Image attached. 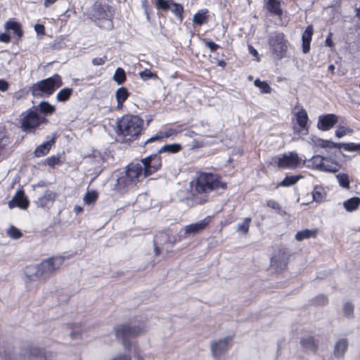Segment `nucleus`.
I'll use <instances>...</instances> for the list:
<instances>
[{
	"label": "nucleus",
	"instance_id": "nucleus-32",
	"mask_svg": "<svg viewBox=\"0 0 360 360\" xmlns=\"http://www.w3.org/2000/svg\"><path fill=\"white\" fill-rule=\"evenodd\" d=\"M296 120L299 126L302 129H305L307 121H308V115L306 110L304 108H301L296 114Z\"/></svg>",
	"mask_w": 360,
	"mask_h": 360
},
{
	"label": "nucleus",
	"instance_id": "nucleus-63",
	"mask_svg": "<svg viewBox=\"0 0 360 360\" xmlns=\"http://www.w3.org/2000/svg\"><path fill=\"white\" fill-rule=\"evenodd\" d=\"M82 210H83V208H82L81 206H79V205H76V206H75V207H74V211H75V212L77 214H78L79 213H80L81 212H82Z\"/></svg>",
	"mask_w": 360,
	"mask_h": 360
},
{
	"label": "nucleus",
	"instance_id": "nucleus-37",
	"mask_svg": "<svg viewBox=\"0 0 360 360\" xmlns=\"http://www.w3.org/2000/svg\"><path fill=\"white\" fill-rule=\"evenodd\" d=\"M113 79L117 84H122L126 80L125 71L122 68H117L114 74Z\"/></svg>",
	"mask_w": 360,
	"mask_h": 360
},
{
	"label": "nucleus",
	"instance_id": "nucleus-53",
	"mask_svg": "<svg viewBox=\"0 0 360 360\" xmlns=\"http://www.w3.org/2000/svg\"><path fill=\"white\" fill-rule=\"evenodd\" d=\"M266 205L270 207V208H272L274 210H276L278 212H281L282 209H281V206L280 205V204L274 200H269L266 202Z\"/></svg>",
	"mask_w": 360,
	"mask_h": 360
},
{
	"label": "nucleus",
	"instance_id": "nucleus-58",
	"mask_svg": "<svg viewBox=\"0 0 360 360\" xmlns=\"http://www.w3.org/2000/svg\"><path fill=\"white\" fill-rule=\"evenodd\" d=\"M8 89V83L4 79H0V91H5Z\"/></svg>",
	"mask_w": 360,
	"mask_h": 360
},
{
	"label": "nucleus",
	"instance_id": "nucleus-61",
	"mask_svg": "<svg viewBox=\"0 0 360 360\" xmlns=\"http://www.w3.org/2000/svg\"><path fill=\"white\" fill-rule=\"evenodd\" d=\"M9 40H10V37L7 34H1L0 35V41H4V42H8Z\"/></svg>",
	"mask_w": 360,
	"mask_h": 360
},
{
	"label": "nucleus",
	"instance_id": "nucleus-39",
	"mask_svg": "<svg viewBox=\"0 0 360 360\" xmlns=\"http://www.w3.org/2000/svg\"><path fill=\"white\" fill-rule=\"evenodd\" d=\"M6 28L7 30H11L13 31V33L15 34L18 37H20L22 34V31L21 30L20 25L19 23L14 21H8L6 24Z\"/></svg>",
	"mask_w": 360,
	"mask_h": 360
},
{
	"label": "nucleus",
	"instance_id": "nucleus-45",
	"mask_svg": "<svg viewBox=\"0 0 360 360\" xmlns=\"http://www.w3.org/2000/svg\"><path fill=\"white\" fill-rule=\"evenodd\" d=\"M7 235L13 239H18L22 237L21 231L13 226H10L7 230Z\"/></svg>",
	"mask_w": 360,
	"mask_h": 360
},
{
	"label": "nucleus",
	"instance_id": "nucleus-17",
	"mask_svg": "<svg viewBox=\"0 0 360 360\" xmlns=\"http://www.w3.org/2000/svg\"><path fill=\"white\" fill-rule=\"evenodd\" d=\"M8 207L13 209L15 207H18L22 210H26L29 206V200L25 195L22 190H19L16 192L13 198L8 203Z\"/></svg>",
	"mask_w": 360,
	"mask_h": 360
},
{
	"label": "nucleus",
	"instance_id": "nucleus-21",
	"mask_svg": "<svg viewBox=\"0 0 360 360\" xmlns=\"http://www.w3.org/2000/svg\"><path fill=\"white\" fill-rule=\"evenodd\" d=\"M25 276L32 281L39 278H44L42 274H41L39 264L38 265L28 266L25 269Z\"/></svg>",
	"mask_w": 360,
	"mask_h": 360
},
{
	"label": "nucleus",
	"instance_id": "nucleus-29",
	"mask_svg": "<svg viewBox=\"0 0 360 360\" xmlns=\"http://www.w3.org/2000/svg\"><path fill=\"white\" fill-rule=\"evenodd\" d=\"M348 344L345 338L339 340L335 346L334 354L336 357H340L344 355L347 349Z\"/></svg>",
	"mask_w": 360,
	"mask_h": 360
},
{
	"label": "nucleus",
	"instance_id": "nucleus-40",
	"mask_svg": "<svg viewBox=\"0 0 360 360\" xmlns=\"http://www.w3.org/2000/svg\"><path fill=\"white\" fill-rule=\"evenodd\" d=\"M169 10L179 18L181 22L183 20L184 7L182 5L173 1V4H172L171 8Z\"/></svg>",
	"mask_w": 360,
	"mask_h": 360
},
{
	"label": "nucleus",
	"instance_id": "nucleus-35",
	"mask_svg": "<svg viewBox=\"0 0 360 360\" xmlns=\"http://www.w3.org/2000/svg\"><path fill=\"white\" fill-rule=\"evenodd\" d=\"M38 108L39 111L46 115L52 114L56 110L55 107L47 101L40 102Z\"/></svg>",
	"mask_w": 360,
	"mask_h": 360
},
{
	"label": "nucleus",
	"instance_id": "nucleus-56",
	"mask_svg": "<svg viewBox=\"0 0 360 360\" xmlns=\"http://www.w3.org/2000/svg\"><path fill=\"white\" fill-rule=\"evenodd\" d=\"M204 41L206 46L209 48L212 52H214L219 47L218 44L212 41H207L205 39Z\"/></svg>",
	"mask_w": 360,
	"mask_h": 360
},
{
	"label": "nucleus",
	"instance_id": "nucleus-64",
	"mask_svg": "<svg viewBox=\"0 0 360 360\" xmlns=\"http://www.w3.org/2000/svg\"><path fill=\"white\" fill-rule=\"evenodd\" d=\"M196 134H196L195 131H187L186 133H185V134H184V135H185L186 136H188V137H191V138H192V137H193L194 136H195Z\"/></svg>",
	"mask_w": 360,
	"mask_h": 360
},
{
	"label": "nucleus",
	"instance_id": "nucleus-2",
	"mask_svg": "<svg viewBox=\"0 0 360 360\" xmlns=\"http://www.w3.org/2000/svg\"><path fill=\"white\" fill-rule=\"evenodd\" d=\"M147 324L142 318H136L128 323L117 325L115 328V335L122 341L124 347L129 350L131 347L130 338H136L147 331Z\"/></svg>",
	"mask_w": 360,
	"mask_h": 360
},
{
	"label": "nucleus",
	"instance_id": "nucleus-43",
	"mask_svg": "<svg viewBox=\"0 0 360 360\" xmlns=\"http://www.w3.org/2000/svg\"><path fill=\"white\" fill-rule=\"evenodd\" d=\"M251 221L252 219L250 217L245 218L242 223L238 224L237 231L247 234L248 233Z\"/></svg>",
	"mask_w": 360,
	"mask_h": 360
},
{
	"label": "nucleus",
	"instance_id": "nucleus-44",
	"mask_svg": "<svg viewBox=\"0 0 360 360\" xmlns=\"http://www.w3.org/2000/svg\"><path fill=\"white\" fill-rule=\"evenodd\" d=\"M97 198H98V193L96 191H88L84 197V201L86 204L90 205V204L96 202Z\"/></svg>",
	"mask_w": 360,
	"mask_h": 360
},
{
	"label": "nucleus",
	"instance_id": "nucleus-34",
	"mask_svg": "<svg viewBox=\"0 0 360 360\" xmlns=\"http://www.w3.org/2000/svg\"><path fill=\"white\" fill-rule=\"evenodd\" d=\"M181 145L178 143L166 144L158 149V153L159 154L162 153H176L181 150Z\"/></svg>",
	"mask_w": 360,
	"mask_h": 360
},
{
	"label": "nucleus",
	"instance_id": "nucleus-38",
	"mask_svg": "<svg viewBox=\"0 0 360 360\" xmlns=\"http://www.w3.org/2000/svg\"><path fill=\"white\" fill-rule=\"evenodd\" d=\"M72 92V89L65 88L61 89L56 96V99L60 102H65L69 99Z\"/></svg>",
	"mask_w": 360,
	"mask_h": 360
},
{
	"label": "nucleus",
	"instance_id": "nucleus-11",
	"mask_svg": "<svg viewBox=\"0 0 360 360\" xmlns=\"http://www.w3.org/2000/svg\"><path fill=\"white\" fill-rule=\"evenodd\" d=\"M64 258L56 256L42 261L39 264L41 274L44 278L49 277L53 271L58 269L63 264Z\"/></svg>",
	"mask_w": 360,
	"mask_h": 360
},
{
	"label": "nucleus",
	"instance_id": "nucleus-12",
	"mask_svg": "<svg viewBox=\"0 0 360 360\" xmlns=\"http://www.w3.org/2000/svg\"><path fill=\"white\" fill-rule=\"evenodd\" d=\"M232 339V336H226L218 340L212 341L210 347L212 356L219 358L228 352L231 347Z\"/></svg>",
	"mask_w": 360,
	"mask_h": 360
},
{
	"label": "nucleus",
	"instance_id": "nucleus-20",
	"mask_svg": "<svg viewBox=\"0 0 360 360\" xmlns=\"http://www.w3.org/2000/svg\"><path fill=\"white\" fill-rule=\"evenodd\" d=\"M313 34V27L311 25L308 26L302 35V51L307 53L310 50V43Z\"/></svg>",
	"mask_w": 360,
	"mask_h": 360
},
{
	"label": "nucleus",
	"instance_id": "nucleus-14",
	"mask_svg": "<svg viewBox=\"0 0 360 360\" xmlns=\"http://www.w3.org/2000/svg\"><path fill=\"white\" fill-rule=\"evenodd\" d=\"M289 259V253L285 248H281L276 252L271 260V266L278 270H283L286 268Z\"/></svg>",
	"mask_w": 360,
	"mask_h": 360
},
{
	"label": "nucleus",
	"instance_id": "nucleus-1",
	"mask_svg": "<svg viewBox=\"0 0 360 360\" xmlns=\"http://www.w3.org/2000/svg\"><path fill=\"white\" fill-rule=\"evenodd\" d=\"M219 188H226V184L221 181L219 175L200 173L192 186L193 201L198 204H203L208 200V193Z\"/></svg>",
	"mask_w": 360,
	"mask_h": 360
},
{
	"label": "nucleus",
	"instance_id": "nucleus-54",
	"mask_svg": "<svg viewBox=\"0 0 360 360\" xmlns=\"http://www.w3.org/2000/svg\"><path fill=\"white\" fill-rule=\"evenodd\" d=\"M94 9H95L96 13V17H98V18H105L107 15V14L103 11V9L101 6V5L95 4L94 5Z\"/></svg>",
	"mask_w": 360,
	"mask_h": 360
},
{
	"label": "nucleus",
	"instance_id": "nucleus-52",
	"mask_svg": "<svg viewBox=\"0 0 360 360\" xmlns=\"http://www.w3.org/2000/svg\"><path fill=\"white\" fill-rule=\"evenodd\" d=\"M108 58L105 55H104L102 57L99 58H94L92 59V64L95 66L102 65L105 64V63L107 61Z\"/></svg>",
	"mask_w": 360,
	"mask_h": 360
},
{
	"label": "nucleus",
	"instance_id": "nucleus-24",
	"mask_svg": "<svg viewBox=\"0 0 360 360\" xmlns=\"http://www.w3.org/2000/svg\"><path fill=\"white\" fill-rule=\"evenodd\" d=\"M129 96V93L125 87H120L115 92V98L117 102V108L121 109L123 107L124 102Z\"/></svg>",
	"mask_w": 360,
	"mask_h": 360
},
{
	"label": "nucleus",
	"instance_id": "nucleus-46",
	"mask_svg": "<svg viewBox=\"0 0 360 360\" xmlns=\"http://www.w3.org/2000/svg\"><path fill=\"white\" fill-rule=\"evenodd\" d=\"M336 178L338 181L339 184L345 188H349V181L348 179V176L345 174H339L336 176Z\"/></svg>",
	"mask_w": 360,
	"mask_h": 360
},
{
	"label": "nucleus",
	"instance_id": "nucleus-33",
	"mask_svg": "<svg viewBox=\"0 0 360 360\" xmlns=\"http://www.w3.org/2000/svg\"><path fill=\"white\" fill-rule=\"evenodd\" d=\"M208 13L207 9L198 11L193 17V21L197 25H202L205 23L207 20V13Z\"/></svg>",
	"mask_w": 360,
	"mask_h": 360
},
{
	"label": "nucleus",
	"instance_id": "nucleus-23",
	"mask_svg": "<svg viewBox=\"0 0 360 360\" xmlns=\"http://www.w3.org/2000/svg\"><path fill=\"white\" fill-rule=\"evenodd\" d=\"M300 344L307 351L311 352H315L318 347L317 341L311 336L301 339Z\"/></svg>",
	"mask_w": 360,
	"mask_h": 360
},
{
	"label": "nucleus",
	"instance_id": "nucleus-42",
	"mask_svg": "<svg viewBox=\"0 0 360 360\" xmlns=\"http://www.w3.org/2000/svg\"><path fill=\"white\" fill-rule=\"evenodd\" d=\"M173 1L168 0H155V6L158 9L167 11L171 8Z\"/></svg>",
	"mask_w": 360,
	"mask_h": 360
},
{
	"label": "nucleus",
	"instance_id": "nucleus-5",
	"mask_svg": "<svg viewBox=\"0 0 360 360\" xmlns=\"http://www.w3.org/2000/svg\"><path fill=\"white\" fill-rule=\"evenodd\" d=\"M268 44L270 53L275 60H281L285 56L289 42L283 32L276 31L270 33Z\"/></svg>",
	"mask_w": 360,
	"mask_h": 360
},
{
	"label": "nucleus",
	"instance_id": "nucleus-59",
	"mask_svg": "<svg viewBox=\"0 0 360 360\" xmlns=\"http://www.w3.org/2000/svg\"><path fill=\"white\" fill-rule=\"evenodd\" d=\"M248 50L250 54H252L253 56H257L258 52L252 46H248Z\"/></svg>",
	"mask_w": 360,
	"mask_h": 360
},
{
	"label": "nucleus",
	"instance_id": "nucleus-15",
	"mask_svg": "<svg viewBox=\"0 0 360 360\" xmlns=\"http://www.w3.org/2000/svg\"><path fill=\"white\" fill-rule=\"evenodd\" d=\"M301 159L295 152H290L289 154H284L278 158V165L279 167L295 169L297 167Z\"/></svg>",
	"mask_w": 360,
	"mask_h": 360
},
{
	"label": "nucleus",
	"instance_id": "nucleus-28",
	"mask_svg": "<svg viewBox=\"0 0 360 360\" xmlns=\"http://www.w3.org/2000/svg\"><path fill=\"white\" fill-rule=\"evenodd\" d=\"M340 168V165L337 161L327 158V161H324L321 171L335 173L339 171Z\"/></svg>",
	"mask_w": 360,
	"mask_h": 360
},
{
	"label": "nucleus",
	"instance_id": "nucleus-10",
	"mask_svg": "<svg viewBox=\"0 0 360 360\" xmlns=\"http://www.w3.org/2000/svg\"><path fill=\"white\" fill-rule=\"evenodd\" d=\"M136 164H139L141 166L143 177H146L155 173L162 165L161 159L158 154L150 155Z\"/></svg>",
	"mask_w": 360,
	"mask_h": 360
},
{
	"label": "nucleus",
	"instance_id": "nucleus-8",
	"mask_svg": "<svg viewBox=\"0 0 360 360\" xmlns=\"http://www.w3.org/2000/svg\"><path fill=\"white\" fill-rule=\"evenodd\" d=\"M24 360H53L56 355L49 351L35 346H27L21 350Z\"/></svg>",
	"mask_w": 360,
	"mask_h": 360
},
{
	"label": "nucleus",
	"instance_id": "nucleus-57",
	"mask_svg": "<svg viewBox=\"0 0 360 360\" xmlns=\"http://www.w3.org/2000/svg\"><path fill=\"white\" fill-rule=\"evenodd\" d=\"M34 30L36 32L39 34H43L45 32V27L43 25L41 24H37L34 26Z\"/></svg>",
	"mask_w": 360,
	"mask_h": 360
},
{
	"label": "nucleus",
	"instance_id": "nucleus-25",
	"mask_svg": "<svg viewBox=\"0 0 360 360\" xmlns=\"http://www.w3.org/2000/svg\"><path fill=\"white\" fill-rule=\"evenodd\" d=\"M55 141V139L53 138L51 141H46L39 146H38L36 149L34 150V155L36 157H41V156H44L45 155H46L51 148V146L53 145V143H54Z\"/></svg>",
	"mask_w": 360,
	"mask_h": 360
},
{
	"label": "nucleus",
	"instance_id": "nucleus-22",
	"mask_svg": "<svg viewBox=\"0 0 360 360\" xmlns=\"http://www.w3.org/2000/svg\"><path fill=\"white\" fill-rule=\"evenodd\" d=\"M181 131H182L181 129H169L167 131H166L165 132L158 133V134H155V136L148 139L144 142L143 144L145 146V145H146L148 143L153 142V141H160L163 137L167 138V137H169V136H174V135H176L177 134L180 133Z\"/></svg>",
	"mask_w": 360,
	"mask_h": 360
},
{
	"label": "nucleus",
	"instance_id": "nucleus-6",
	"mask_svg": "<svg viewBox=\"0 0 360 360\" xmlns=\"http://www.w3.org/2000/svg\"><path fill=\"white\" fill-rule=\"evenodd\" d=\"M63 84L60 75L56 74L32 85L30 90L34 96L51 95L56 89Z\"/></svg>",
	"mask_w": 360,
	"mask_h": 360
},
{
	"label": "nucleus",
	"instance_id": "nucleus-26",
	"mask_svg": "<svg viewBox=\"0 0 360 360\" xmlns=\"http://www.w3.org/2000/svg\"><path fill=\"white\" fill-rule=\"evenodd\" d=\"M266 9L271 13L276 15H281L283 11L281 8L280 0H267L266 4Z\"/></svg>",
	"mask_w": 360,
	"mask_h": 360
},
{
	"label": "nucleus",
	"instance_id": "nucleus-41",
	"mask_svg": "<svg viewBox=\"0 0 360 360\" xmlns=\"http://www.w3.org/2000/svg\"><path fill=\"white\" fill-rule=\"evenodd\" d=\"M254 84L263 94H269L271 92V88L266 82L260 81L259 79H257Z\"/></svg>",
	"mask_w": 360,
	"mask_h": 360
},
{
	"label": "nucleus",
	"instance_id": "nucleus-48",
	"mask_svg": "<svg viewBox=\"0 0 360 360\" xmlns=\"http://www.w3.org/2000/svg\"><path fill=\"white\" fill-rule=\"evenodd\" d=\"M140 77L146 81L150 79H157L158 75L155 73L152 72L150 70L146 69L139 73Z\"/></svg>",
	"mask_w": 360,
	"mask_h": 360
},
{
	"label": "nucleus",
	"instance_id": "nucleus-60",
	"mask_svg": "<svg viewBox=\"0 0 360 360\" xmlns=\"http://www.w3.org/2000/svg\"><path fill=\"white\" fill-rule=\"evenodd\" d=\"M70 337L72 339H77L81 337V333L79 331H72L70 333Z\"/></svg>",
	"mask_w": 360,
	"mask_h": 360
},
{
	"label": "nucleus",
	"instance_id": "nucleus-51",
	"mask_svg": "<svg viewBox=\"0 0 360 360\" xmlns=\"http://www.w3.org/2000/svg\"><path fill=\"white\" fill-rule=\"evenodd\" d=\"M312 197L314 201L320 202L323 199L321 189L319 187H315L312 192Z\"/></svg>",
	"mask_w": 360,
	"mask_h": 360
},
{
	"label": "nucleus",
	"instance_id": "nucleus-3",
	"mask_svg": "<svg viewBox=\"0 0 360 360\" xmlns=\"http://www.w3.org/2000/svg\"><path fill=\"white\" fill-rule=\"evenodd\" d=\"M143 124V120L138 115H126L118 121L117 130L126 141H131L141 134Z\"/></svg>",
	"mask_w": 360,
	"mask_h": 360
},
{
	"label": "nucleus",
	"instance_id": "nucleus-19",
	"mask_svg": "<svg viewBox=\"0 0 360 360\" xmlns=\"http://www.w3.org/2000/svg\"><path fill=\"white\" fill-rule=\"evenodd\" d=\"M56 194L55 192L47 190L44 195L37 199L36 203L38 207L44 208L53 204L56 199Z\"/></svg>",
	"mask_w": 360,
	"mask_h": 360
},
{
	"label": "nucleus",
	"instance_id": "nucleus-27",
	"mask_svg": "<svg viewBox=\"0 0 360 360\" xmlns=\"http://www.w3.org/2000/svg\"><path fill=\"white\" fill-rule=\"evenodd\" d=\"M324 161H327L326 157H323L319 155H314L308 160V162L310 165H308L307 167L321 171Z\"/></svg>",
	"mask_w": 360,
	"mask_h": 360
},
{
	"label": "nucleus",
	"instance_id": "nucleus-4",
	"mask_svg": "<svg viewBox=\"0 0 360 360\" xmlns=\"http://www.w3.org/2000/svg\"><path fill=\"white\" fill-rule=\"evenodd\" d=\"M141 177H143L141 166L132 162L127 166L126 171L117 177L114 189L121 191L133 187L139 181Z\"/></svg>",
	"mask_w": 360,
	"mask_h": 360
},
{
	"label": "nucleus",
	"instance_id": "nucleus-62",
	"mask_svg": "<svg viewBox=\"0 0 360 360\" xmlns=\"http://www.w3.org/2000/svg\"><path fill=\"white\" fill-rule=\"evenodd\" d=\"M57 0H45L44 6L48 8L50 5L54 4Z\"/></svg>",
	"mask_w": 360,
	"mask_h": 360
},
{
	"label": "nucleus",
	"instance_id": "nucleus-50",
	"mask_svg": "<svg viewBox=\"0 0 360 360\" xmlns=\"http://www.w3.org/2000/svg\"><path fill=\"white\" fill-rule=\"evenodd\" d=\"M312 302L316 306L325 305L328 302V298L323 295H319L313 299Z\"/></svg>",
	"mask_w": 360,
	"mask_h": 360
},
{
	"label": "nucleus",
	"instance_id": "nucleus-16",
	"mask_svg": "<svg viewBox=\"0 0 360 360\" xmlns=\"http://www.w3.org/2000/svg\"><path fill=\"white\" fill-rule=\"evenodd\" d=\"M338 122V117L335 114H326L319 117L317 127L322 131H328Z\"/></svg>",
	"mask_w": 360,
	"mask_h": 360
},
{
	"label": "nucleus",
	"instance_id": "nucleus-9",
	"mask_svg": "<svg viewBox=\"0 0 360 360\" xmlns=\"http://www.w3.org/2000/svg\"><path fill=\"white\" fill-rule=\"evenodd\" d=\"M316 146L326 148L328 153L335 155V153L332 151L333 149L343 148L349 152H358L360 153V143H334L329 140H323L321 139H318L315 143Z\"/></svg>",
	"mask_w": 360,
	"mask_h": 360
},
{
	"label": "nucleus",
	"instance_id": "nucleus-36",
	"mask_svg": "<svg viewBox=\"0 0 360 360\" xmlns=\"http://www.w3.org/2000/svg\"><path fill=\"white\" fill-rule=\"evenodd\" d=\"M300 179V176H287L281 181L278 185L277 188L280 186L286 187L294 185Z\"/></svg>",
	"mask_w": 360,
	"mask_h": 360
},
{
	"label": "nucleus",
	"instance_id": "nucleus-49",
	"mask_svg": "<svg viewBox=\"0 0 360 360\" xmlns=\"http://www.w3.org/2000/svg\"><path fill=\"white\" fill-rule=\"evenodd\" d=\"M352 131H353L352 129H351L348 127L340 126L338 127L337 130L335 131V136L338 138H341V137L345 136L346 134H352Z\"/></svg>",
	"mask_w": 360,
	"mask_h": 360
},
{
	"label": "nucleus",
	"instance_id": "nucleus-18",
	"mask_svg": "<svg viewBox=\"0 0 360 360\" xmlns=\"http://www.w3.org/2000/svg\"><path fill=\"white\" fill-rule=\"evenodd\" d=\"M169 242V238L167 233L160 232L156 234L153 240L155 255L159 256L161 252L160 246Z\"/></svg>",
	"mask_w": 360,
	"mask_h": 360
},
{
	"label": "nucleus",
	"instance_id": "nucleus-7",
	"mask_svg": "<svg viewBox=\"0 0 360 360\" xmlns=\"http://www.w3.org/2000/svg\"><path fill=\"white\" fill-rule=\"evenodd\" d=\"M47 120L40 117L37 113V108L27 110L21 118L20 124L22 131L27 133L34 134L41 123H46Z\"/></svg>",
	"mask_w": 360,
	"mask_h": 360
},
{
	"label": "nucleus",
	"instance_id": "nucleus-30",
	"mask_svg": "<svg viewBox=\"0 0 360 360\" xmlns=\"http://www.w3.org/2000/svg\"><path fill=\"white\" fill-rule=\"evenodd\" d=\"M318 233L317 229H304L303 231H298L295 235V239L298 241H302L304 239L314 238L316 236Z\"/></svg>",
	"mask_w": 360,
	"mask_h": 360
},
{
	"label": "nucleus",
	"instance_id": "nucleus-31",
	"mask_svg": "<svg viewBox=\"0 0 360 360\" xmlns=\"http://www.w3.org/2000/svg\"><path fill=\"white\" fill-rule=\"evenodd\" d=\"M360 205V198L353 197L345 201L343 206L347 212H353L356 210Z\"/></svg>",
	"mask_w": 360,
	"mask_h": 360
},
{
	"label": "nucleus",
	"instance_id": "nucleus-47",
	"mask_svg": "<svg viewBox=\"0 0 360 360\" xmlns=\"http://www.w3.org/2000/svg\"><path fill=\"white\" fill-rule=\"evenodd\" d=\"M354 306L351 302H346L343 306L344 315L347 318H352L354 314Z\"/></svg>",
	"mask_w": 360,
	"mask_h": 360
},
{
	"label": "nucleus",
	"instance_id": "nucleus-13",
	"mask_svg": "<svg viewBox=\"0 0 360 360\" xmlns=\"http://www.w3.org/2000/svg\"><path fill=\"white\" fill-rule=\"evenodd\" d=\"M210 221V217H206L196 223L185 226L179 232V238H186L191 235L196 234L204 230Z\"/></svg>",
	"mask_w": 360,
	"mask_h": 360
},
{
	"label": "nucleus",
	"instance_id": "nucleus-55",
	"mask_svg": "<svg viewBox=\"0 0 360 360\" xmlns=\"http://www.w3.org/2000/svg\"><path fill=\"white\" fill-rule=\"evenodd\" d=\"M60 158L55 156H51L46 160V163L51 167L60 164Z\"/></svg>",
	"mask_w": 360,
	"mask_h": 360
}]
</instances>
